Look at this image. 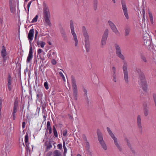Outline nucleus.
Instances as JSON below:
<instances>
[{"mask_svg": "<svg viewBox=\"0 0 156 156\" xmlns=\"http://www.w3.org/2000/svg\"><path fill=\"white\" fill-rule=\"evenodd\" d=\"M82 33L84 37V42L85 43V46L86 51L88 52L90 51V41L89 35L87 32L86 28L84 26H83L82 28Z\"/></svg>", "mask_w": 156, "mask_h": 156, "instance_id": "obj_1", "label": "nucleus"}, {"mask_svg": "<svg viewBox=\"0 0 156 156\" xmlns=\"http://www.w3.org/2000/svg\"><path fill=\"white\" fill-rule=\"evenodd\" d=\"M49 130V121H48L47 124V129L45 133L46 138L43 140V141H45L44 144V147L45 148V151L44 154L46 153V156H49V152H48L49 150V139L48 138L49 132H48Z\"/></svg>", "mask_w": 156, "mask_h": 156, "instance_id": "obj_2", "label": "nucleus"}, {"mask_svg": "<svg viewBox=\"0 0 156 156\" xmlns=\"http://www.w3.org/2000/svg\"><path fill=\"white\" fill-rule=\"evenodd\" d=\"M43 18L45 25H49V9L44 3H43Z\"/></svg>", "mask_w": 156, "mask_h": 156, "instance_id": "obj_3", "label": "nucleus"}, {"mask_svg": "<svg viewBox=\"0 0 156 156\" xmlns=\"http://www.w3.org/2000/svg\"><path fill=\"white\" fill-rule=\"evenodd\" d=\"M72 86L73 88V96L74 99L77 100V98L78 90L75 79L73 76H71Z\"/></svg>", "mask_w": 156, "mask_h": 156, "instance_id": "obj_4", "label": "nucleus"}, {"mask_svg": "<svg viewBox=\"0 0 156 156\" xmlns=\"http://www.w3.org/2000/svg\"><path fill=\"white\" fill-rule=\"evenodd\" d=\"M97 133L98 141L101 144L102 148L105 150L107 149V146L103 140L102 134L99 129H97Z\"/></svg>", "mask_w": 156, "mask_h": 156, "instance_id": "obj_5", "label": "nucleus"}, {"mask_svg": "<svg viewBox=\"0 0 156 156\" xmlns=\"http://www.w3.org/2000/svg\"><path fill=\"white\" fill-rule=\"evenodd\" d=\"M70 24L71 33L73 36V40L75 42V46L76 47L78 45V41L77 37L76 34L75 32L73 23L72 20L70 21Z\"/></svg>", "mask_w": 156, "mask_h": 156, "instance_id": "obj_6", "label": "nucleus"}, {"mask_svg": "<svg viewBox=\"0 0 156 156\" xmlns=\"http://www.w3.org/2000/svg\"><path fill=\"white\" fill-rule=\"evenodd\" d=\"M107 129L109 134L112 138V139L113 140L114 144L116 146L117 148L119 150V151H121L122 150V148L119 144L118 143L117 138L114 135L112 131L109 127H107Z\"/></svg>", "mask_w": 156, "mask_h": 156, "instance_id": "obj_7", "label": "nucleus"}, {"mask_svg": "<svg viewBox=\"0 0 156 156\" xmlns=\"http://www.w3.org/2000/svg\"><path fill=\"white\" fill-rule=\"evenodd\" d=\"M115 49V53L117 57L122 60H124L125 59V56L122 54L121 47L117 44H115L114 45Z\"/></svg>", "mask_w": 156, "mask_h": 156, "instance_id": "obj_8", "label": "nucleus"}, {"mask_svg": "<svg viewBox=\"0 0 156 156\" xmlns=\"http://www.w3.org/2000/svg\"><path fill=\"white\" fill-rule=\"evenodd\" d=\"M127 64L126 62H124L122 67L123 71L124 80L125 83L128 84L129 83V76L127 71Z\"/></svg>", "mask_w": 156, "mask_h": 156, "instance_id": "obj_9", "label": "nucleus"}, {"mask_svg": "<svg viewBox=\"0 0 156 156\" xmlns=\"http://www.w3.org/2000/svg\"><path fill=\"white\" fill-rule=\"evenodd\" d=\"M108 33V29H107L105 30L101 39V48H103V46L105 45L106 44Z\"/></svg>", "mask_w": 156, "mask_h": 156, "instance_id": "obj_10", "label": "nucleus"}, {"mask_svg": "<svg viewBox=\"0 0 156 156\" xmlns=\"http://www.w3.org/2000/svg\"><path fill=\"white\" fill-rule=\"evenodd\" d=\"M122 4V8L123 10V12L124 15L126 18L127 19H128L129 16L128 12V10L127 8V6L126 5V2L124 0H122L121 1Z\"/></svg>", "mask_w": 156, "mask_h": 156, "instance_id": "obj_11", "label": "nucleus"}, {"mask_svg": "<svg viewBox=\"0 0 156 156\" xmlns=\"http://www.w3.org/2000/svg\"><path fill=\"white\" fill-rule=\"evenodd\" d=\"M82 138L84 141H85V143H86L85 149L87 153L90 155H91V152L90 150V144L87 140L86 135L84 134H83L82 135Z\"/></svg>", "mask_w": 156, "mask_h": 156, "instance_id": "obj_12", "label": "nucleus"}, {"mask_svg": "<svg viewBox=\"0 0 156 156\" xmlns=\"http://www.w3.org/2000/svg\"><path fill=\"white\" fill-rule=\"evenodd\" d=\"M143 39L144 44L146 46H148L151 45V38L148 34H144Z\"/></svg>", "mask_w": 156, "mask_h": 156, "instance_id": "obj_13", "label": "nucleus"}, {"mask_svg": "<svg viewBox=\"0 0 156 156\" xmlns=\"http://www.w3.org/2000/svg\"><path fill=\"white\" fill-rule=\"evenodd\" d=\"M136 123L137 126L140 132L142 133L143 131V126L141 116L138 115L136 117Z\"/></svg>", "mask_w": 156, "mask_h": 156, "instance_id": "obj_14", "label": "nucleus"}, {"mask_svg": "<svg viewBox=\"0 0 156 156\" xmlns=\"http://www.w3.org/2000/svg\"><path fill=\"white\" fill-rule=\"evenodd\" d=\"M109 25L112 31L117 35H120V33L117 30L116 26L114 23L111 21H108Z\"/></svg>", "mask_w": 156, "mask_h": 156, "instance_id": "obj_15", "label": "nucleus"}, {"mask_svg": "<svg viewBox=\"0 0 156 156\" xmlns=\"http://www.w3.org/2000/svg\"><path fill=\"white\" fill-rule=\"evenodd\" d=\"M18 101L17 99H15L14 102L13 110L12 113V116L13 120H15L16 118V113L17 112V108L18 106Z\"/></svg>", "mask_w": 156, "mask_h": 156, "instance_id": "obj_16", "label": "nucleus"}, {"mask_svg": "<svg viewBox=\"0 0 156 156\" xmlns=\"http://www.w3.org/2000/svg\"><path fill=\"white\" fill-rule=\"evenodd\" d=\"M34 33V29H31L30 30L28 35V38L29 40L30 46H32L31 41L33 39Z\"/></svg>", "mask_w": 156, "mask_h": 156, "instance_id": "obj_17", "label": "nucleus"}, {"mask_svg": "<svg viewBox=\"0 0 156 156\" xmlns=\"http://www.w3.org/2000/svg\"><path fill=\"white\" fill-rule=\"evenodd\" d=\"M60 31L63 40L66 41H67L68 37L65 30L63 27H61L60 29Z\"/></svg>", "mask_w": 156, "mask_h": 156, "instance_id": "obj_18", "label": "nucleus"}, {"mask_svg": "<svg viewBox=\"0 0 156 156\" xmlns=\"http://www.w3.org/2000/svg\"><path fill=\"white\" fill-rule=\"evenodd\" d=\"M147 83V82L144 75L139 76L138 83L139 85H140Z\"/></svg>", "mask_w": 156, "mask_h": 156, "instance_id": "obj_19", "label": "nucleus"}, {"mask_svg": "<svg viewBox=\"0 0 156 156\" xmlns=\"http://www.w3.org/2000/svg\"><path fill=\"white\" fill-rule=\"evenodd\" d=\"M12 79L11 75L9 73L7 78V86L8 90L9 91L11 90L12 88Z\"/></svg>", "mask_w": 156, "mask_h": 156, "instance_id": "obj_20", "label": "nucleus"}, {"mask_svg": "<svg viewBox=\"0 0 156 156\" xmlns=\"http://www.w3.org/2000/svg\"><path fill=\"white\" fill-rule=\"evenodd\" d=\"M33 53L32 47V46H30L29 52L27 60V63L30 62L32 59L33 58Z\"/></svg>", "mask_w": 156, "mask_h": 156, "instance_id": "obj_21", "label": "nucleus"}, {"mask_svg": "<svg viewBox=\"0 0 156 156\" xmlns=\"http://www.w3.org/2000/svg\"><path fill=\"white\" fill-rule=\"evenodd\" d=\"M25 142L27 149L30 150V147L29 146V143L28 142V135L27 132L26 133L25 136Z\"/></svg>", "mask_w": 156, "mask_h": 156, "instance_id": "obj_22", "label": "nucleus"}, {"mask_svg": "<svg viewBox=\"0 0 156 156\" xmlns=\"http://www.w3.org/2000/svg\"><path fill=\"white\" fill-rule=\"evenodd\" d=\"M49 57L50 59L55 58L56 57V55L54 51L51 50L49 51Z\"/></svg>", "mask_w": 156, "mask_h": 156, "instance_id": "obj_23", "label": "nucleus"}, {"mask_svg": "<svg viewBox=\"0 0 156 156\" xmlns=\"http://www.w3.org/2000/svg\"><path fill=\"white\" fill-rule=\"evenodd\" d=\"M37 44L38 47H41V48H44L45 45V43L42 41H39L38 39L37 41Z\"/></svg>", "mask_w": 156, "mask_h": 156, "instance_id": "obj_24", "label": "nucleus"}, {"mask_svg": "<svg viewBox=\"0 0 156 156\" xmlns=\"http://www.w3.org/2000/svg\"><path fill=\"white\" fill-rule=\"evenodd\" d=\"M1 54L2 57H5L7 55L6 49L4 46H2V48L1 51Z\"/></svg>", "mask_w": 156, "mask_h": 156, "instance_id": "obj_25", "label": "nucleus"}, {"mask_svg": "<svg viewBox=\"0 0 156 156\" xmlns=\"http://www.w3.org/2000/svg\"><path fill=\"white\" fill-rule=\"evenodd\" d=\"M142 87L143 90L145 92L147 91V83L140 85Z\"/></svg>", "mask_w": 156, "mask_h": 156, "instance_id": "obj_26", "label": "nucleus"}, {"mask_svg": "<svg viewBox=\"0 0 156 156\" xmlns=\"http://www.w3.org/2000/svg\"><path fill=\"white\" fill-rule=\"evenodd\" d=\"M53 156H61V152L58 150H55L53 152Z\"/></svg>", "mask_w": 156, "mask_h": 156, "instance_id": "obj_27", "label": "nucleus"}, {"mask_svg": "<svg viewBox=\"0 0 156 156\" xmlns=\"http://www.w3.org/2000/svg\"><path fill=\"white\" fill-rule=\"evenodd\" d=\"M130 29L129 27H126L125 29V34L126 36H127L129 34Z\"/></svg>", "mask_w": 156, "mask_h": 156, "instance_id": "obj_28", "label": "nucleus"}, {"mask_svg": "<svg viewBox=\"0 0 156 156\" xmlns=\"http://www.w3.org/2000/svg\"><path fill=\"white\" fill-rule=\"evenodd\" d=\"M94 0V9L96 10L97 9L98 0Z\"/></svg>", "mask_w": 156, "mask_h": 156, "instance_id": "obj_29", "label": "nucleus"}, {"mask_svg": "<svg viewBox=\"0 0 156 156\" xmlns=\"http://www.w3.org/2000/svg\"><path fill=\"white\" fill-rule=\"evenodd\" d=\"M136 72L138 73L139 76H141L142 75H144L143 73L141 71V70L139 69H136Z\"/></svg>", "mask_w": 156, "mask_h": 156, "instance_id": "obj_30", "label": "nucleus"}, {"mask_svg": "<svg viewBox=\"0 0 156 156\" xmlns=\"http://www.w3.org/2000/svg\"><path fill=\"white\" fill-rule=\"evenodd\" d=\"M116 74H112V80L114 82L116 83L117 82V80L116 79Z\"/></svg>", "mask_w": 156, "mask_h": 156, "instance_id": "obj_31", "label": "nucleus"}, {"mask_svg": "<svg viewBox=\"0 0 156 156\" xmlns=\"http://www.w3.org/2000/svg\"><path fill=\"white\" fill-rule=\"evenodd\" d=\"M53 133L54 136L55 137H57L58 136V134L57 130L55 128V127L54 126L53 127Z\"/></svg>", "mask_w": 156, "mask_h": 156, "instance_id": "obj_32", "label": "nucleus"}, {"mask_svg": "<svg viewBox=\"0 0 156 156\" xmlns=\"http://www.w3.org/2000/svg\"><path fill=\"white\" fill-rule=\"evenodd\" d=\"M63 147L64 150V154H65L67 152V149L66 146L65 142V141L63 142Z\"/></svg>", "mask_w": 156, "mask_h": 156, "instance_id": "obj_33", "label": "nucleus"}, {"mask_svg": "<svg viewBox=\"0 0 156 156\" xmlns=\"http://www.w3.org/2000/svg\"><path fill=\"white\" fill-rule=\"evenodd\" d=\"M149 16L151 23L152 24L154 23L152 15L151 14L149 13Z\"/></svg>", "mask_w": 156, "mask_h": 156, "instance_id": "obj_34", "label": "nucleus"}, {"mask_svg": "<svg viewBox=\"0 0 156 156\" xmlns=\"http://www.w3.org/2000/svg\"><path fill=\"white\" fill-rule=\"evenodd\" d=\"M38 17V15H36V16L34 17V18L33 19L31 22V23H33L36 22L37 20Z\"/></svg>", "mask_w": 156, "mask_h": 156, "instance_id": "obj_35", "label": "nucleus"}, {"mask_svg": "<svg viewBox=\"0 0 156 156\" xmlns=\"http://www.w3.org/2000/svg\"><path fill=\"white\" fill-rule=\"evenodd\" d=\"M142 12L143 13V20H145V10L144 8L142 10Z\"/></svg>", "mask_w": 156, "mask_h": 156, "instance_id": "obj_36", "label": "nucleus"}, {"mask_svg": "<svg viewBox=\"0 0 156 156\" xmlns=\"http://www.w3.org/2000/svg\"><path fill=\"white\" fill-rule=\"evenodd\" d=\"M44 86L46 89H48V84L47 81H46L44 83Z\"/></svg>", "mask_w": 156, "mask_h": 156, "instance_id": "obj_37", "label": "nucleus"}, {"mask_svg": "<svg viewBox=\"0 0 156 156\" xmlns=\"http://www.w3.org/2000/svg\"><path fill=\"white\" fill-rule=\"evenodd\" d=\"M112 70L113 73V74H116V69L115 67V66H113Z\"/></svg>", "mask_w": 156, "mask_h": 156, "instance_id": "obj_38", "label": "nucleus"}, {"mask_svg": "<svg viewBox=\"0 0 156 156\" xmlns=\"http://www.w3.org/2000/svg\"><path fill=\"white\" fill-rule=\"evenodd\" d=\"M52 60L51 61V62L52 64L55 65L56 64V62L55 59V58H52Z\"/></svg>", "mask_w": 156, "mask_h": 156, "instance_id": "obj_39", "label": "nucleus"}, {"mask_svg": "<svg viewBox=\"0 0 156 156\" xmlns=\"http://www.w3.org/2000/svg\"><path fill=\"white\" fill-rule=\"evenodd\" d=\"M144 115L145 116H147L148 115V110L146 109L144 110Z\"/></svg>", "mask_w": 156, "mask_h": 156, "instance_id": "obj_40", "label": "nucleus"}, {"mask_svg": "<svg viewBox=\"0 0 156 156\" xmlns=\"http://www.w3.org/2000/svg\"><path fill=\"white\" fill-rule=\"evenodd\" d=\"M57 147L58 149L62 150V145L61 144H59L57 145Z\"/></svg>", "mask_w": 156, "mask_h": 156, "instance_id": "obj_41", "label": "nucleus"}, {"mask_svg": "<svg viewBox=\"0 0 156 156\" xmlns=\"http://www.w3.org/2000/svg\"><path fill=\"white\" fill-rule=\"evenodd\" d=\"M141 58L142 59V60L144 62H147V59L144 56H141Z\"/></svg>", "mask_w": 156, "mask_h": 156, "instance_id": "obj_42", "label": "nucleus"}, {"mask_svg": "<svg viewBox=\"0 0 156 156\" xmlns=\"http://www.w3.org/2000/svg\"><path fill=\"white\" fill-rule=\"evenodd\" d=\"M67 131L66 129L64 130L63 132V135L64 136H65L67 135Z\"/></svg>", "mask_w": 156, "mask_h": 156, "instance_id": "obj_43", "label": "nucleus"}, {"mask_svg": "<svg viewBox=\"0 0 156 156\" xmlns=\"http://www.w3.org/2000/svg\"><path fill=\"white\" fill-rule=\"evenodd\" d=\"M32 2V1H30L28 3L27 5V9H28V12L29 11V8Z\"/></svg>", "mask_w": 156, "mask_h": 156, "instance_id": "obj_44", "label": "nucleus"}, {"mask_svg": "<svg viewBox=\"0 0 156 156\" xmlns=\"http://www.w3.org/2000/svg\"><path fill=\"white\" fill-rule=\"evenodd\" d=\"M29 146L30 147V150H28L27 148V147L26 149H27V151H29V152L30 151H31V149H32L31 151H33V145H30V144L29 143Z\"/></svg>", "mask_w": 156, "mask_h": 156, "instance_id": "obj_45", "label": "nucleus"}, {"mask_svg": "<svg viewBox=\"0 0 156 156\" xmlns=\"http://www.w3.org/2000/svg\"><path fill=\"white\" fill-rule=\"evenodd\" d=\"M42 50L41 49H38L37 50V54H39L42 52Z\"/></svg>", "mask_w": 156, "mask_h": 156, "instance_id": "obj_46", "label": "nucleus"}, {"mask_svg": "<svg viewBox=\"0 0 156 156\" xmlns=\"http://www.w3.org/2000/svg\"><path fill=\"white\" fill-rule=\"evenodd\" d=\"M3 58V64H4V63L5 62L6 59H7V57H2Z\"/></svg>", "mask_w": 156, "mask_h": 156, "instance_id": "obj_47", "label": "nucleus"}, {"mask_svg": "<svg viewBox=\"0 0 156 156\" xmlns=\"http://www.w3.org/2000/svg\"><path fill=\"white\" fill-rule=\"evenodd\" d=\"M25 125H26L25 122H22V127L23 128H25Z\"/></svg>", "mask_w": 156, "mask_h": 156, "instance_id": "obj_48", "label": "nucleus"}, {"mask_svg": "<svg viewBox=\"0 0 156 156\" xmlns=\"http://www.w3.org/2000/svg\"><path fill=\"white\" fill-rule=\"evenodd\" d=\"M59 74L60 76L61 77H64V76L63 74L61 72H59Z\"/></svg>", "mask_w": 156, "mask_h": 156, "instance_id": "obj_49", "label": "nucleus"}, {"mask_svg": "<svg viewBox=\"0 0 156 156\" xmlns=\"http://www.w3.org/2000/svg\"><path fill=\"white\" fill-rule=\"evenodd\" d=\"M10 9L11 12H13L14 11V9L12 7H10Z\"/></svg>", "mask_w": 156, "mask_h": 156, "instance_id": "obj_50", "label": "nucleus"}, {"mask_svg": "<svg viewBox=\"0 0 156 156\" xmlns=\"http://www.w3.org/2000/svg\"><path fill=\"white\" fill-rule=\"evenodd\" d=\"M83 91L84 93V94L87 96V91L86 89H84L83 90Z\"/></svg>", "mask_w": 156, "mask_h": 156, "instance_id": "obj_51", "label": "nucleus"}, {"mask_svg": "<svg viewBox=\"0 0 156 156\" xmlns=\"http://www.w3.org/2000/svg\"><path fill=\"white\" fill-rule=\"evenodd\" d=\"M127 145L129 147H131V145L129 142L127 143Z\"/></svg>", "mask_w": 156, "mask_h": 156, "instance_id": "obj_52", "label": "nucleus"}, {"mask_svg": "<svg viewBox=\"0 0 156 156\" xmlns=\"http://www.w3.org/2000/svg\"><path fill=\"white\" fill-rule=\"evenodd\" d=\"M49 134L51 133V128L50 126V125H49Z\"/></svg>", "mask_w": 156, "mask_h": 156, "instance_id": "obj_53", "label": "nucleus"}, {"mask_svg": "<svg viewBox=\"0 0 156 156\" xmlns=\"http://www.w3.org/2000/svg\"><path fill=\"white\" fill-rule=\"evenodd\" d=\"M38 34V32L37 30H35V36H37V34Z\"/></svg>", "mask_w": 156, "mask_h": 156, "instance_id": "obj_54", "label": "nucleus"}, {"mask_svg": "<svg viewBox=\"0 0 156 156\" xmlns=\"http://www.w3.org/2000/svg\"><path fill=\"white\" fill-rule=\"evenodd\" d=\"M125 140L127 143L129 142L128 140L126 138H125Z\"/></svg>", "mask_w": 156, "mask_h": 156, "instance_id": "obj_55", "label": "nucleus"}, {"mask_svg": "<svg viewBox=\"0 0 156 156\" xmlns=\"http://www.w3.org/2000/svg\"><path fill=\"white\" fill-rule=\"evenodd\" d=\"M3 21L2 19L0 18V23H2Z\"/></svg>", "mask_w": 156, "mask_h": 156, "instance_id": "obj_56", "label": "nucleus"}, {"mask_svg": "<svg viewBox=\"0 0 156 156\" xmlns=\"http://www.w3.org/2000/svg\"><path fill=\"white\" fill-rule=\"evenodd\" d=\"M37 36H35V37H34V41H35V40H37Z\"/></svg>", "mask_w": 156, "mask_h": 156, "instance_id": "obj_57", "label": "nucleus"}, {"mask_svg": "<svg viewBox=\"0 0 156 156\" xmlns=\"http://www.w3.org/2000/svg\"><path fill=\"white\" fill-rule=\"evenodd\" d=\"M46 105H47V106H48V105L46 103H44V106L45 105V107H46Z\"/></svg>", "mask_w": 156, "mask_h": 156, "instance_id": "obj_58", "label": "nucleus"}, {"mask_svg": "<svg viewBox=\"0 0 156 156\" xmlns=\"http://www.w3.org/2000/svg\"><path fill=\"white\" fill-rule=\"evenodd\" d=\"M113 2L114 3H115L116 2H115V0H112Z\"/></svg>", "mask_w": 156, "mask_h": 156, "instance_id": "obj_59", "label": "nucleus"}, {"mask_svg": "<svg viewBox=\"0 0 156 156\" xmlns=\"http://www.w3.org/2000/svg\"><path fill=\"white\" fill-rule=\"evenodd\" d=\"M43 117H44V120H46L45 119H46V117L45 116V115H43Z\"/></svg>", "mask_w": 156, "mask_h": 156, "instance_id": "obj_60", "label": "nucleus"}, {"mask_svg": "<svg viewBox=\"0 0 156 156\" xmlns=\"http://www.w3.org/2000/svg\"><path fill=\"white\" fill-rule=\"evenodd\" d=\"M55 93V91H53L52 92V94H54Z\"/></svg>", "mask_w": 156, "mask_h": 156, "instance_id": "obj_61", "label": "nucleus"}, {"mask_svg": "<svg viewBox=\"0 0 156 156\" xmlns=\"http://www.w3.org/2000/svg\"><path fill=\"white\" fill-rule=\"evenodd\" d=\"M52 147L51 145V144L49 143V148L51 147Z\"/></svg>", "mask_w": 156, "mask_h": 156, "instance_id": "obj_62", "label": "nucleus"}, {"mask_svg": "<svg viewBox=\"0 0 156 156\" xmlns=\"http://www.w3.org/2000/svg\"><path fill=\"white\" fill-rule=\"evenodd\" d=\"M2 102L0 101V107H1V106H2Z\"/></svg>", "mask_w": 156, "mask_h": 156, "instance_id": "obj_63", "label": "nucleus"}, {"mask_svg": "<svg viewBox=\"0 0 156 156\" xmlns=\"http://www.w3.org/2000/svg\"><path fill=\"white\" fill-rule=\"evenodd\" d=\"M76 156H81V155L80 154H78L76 155Z\"/></svg>", "mask_w": 156, "mask_h": 156, "instance_id": "obj_64", "label": "nucleus"}]
</instances>
